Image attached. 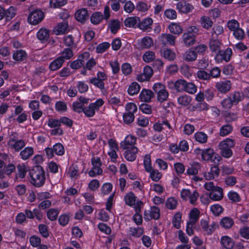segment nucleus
I'll return each mask as SVG.
<instances>
[{"instance_id":"1","label":"nucleus","mask_w":249,"mask_h":249,"mask_svg":"<svg viewBox=\"0 0 249 249\" xmlns=\"http://www.w3.org/2000/svg\"><path fill=\"white\" fill-rule=\"evenodd\" d=\"M30 182L36 187L42 186L45 182V172L40 166H35L30 171Z\"/></svg>"},{"instance_id":"2","label":"nucleus","mask_w":249,"mask_h":249,"mask_svg":"<svg viewBox=\"0 0 249 249\" xmlns=\"http://www.w3.org/2000/svg\"><path fill=\"white\" fill-rule=\"evenodd\" d=\"M234 145L233 141L230 139H227L221 142L219 144V148L220 150V153L222 156L229 158L232 155V152L231 148Z\"/></svg>"},{"instance_id":"3","label":"nucleus","mask_w":249,"mask_h":249,"mask_svg":"<svg viewBox=\"0 0 249 249\" xmlns=\"http://www.w3.org/2000/svg\"><path fill=\"white\" fill-rule=\"evenodd\" d=\"M92 169L89 172V175L91 177H94L96 175H100L103 172L101 168L102 162L99 157H93L91 159Z\"/></svg>"},{"instance_id":"4","label":"nucleus","mask_w":249,"mask_h":249,"mask_svg":"<svg viewBox=\"0 0 249 249\" xmlns=\"http://www.w3.org/2000/svg\"><path fill=\"white\" fill-rule=\"evenodd\" d=\"M44 15L40 10L37 9L32 12L28 17L29 23L32 25H36L44 18Z\"/></svg>"},{"instance_id":"5","label":"nucleus","mask_w":249,"mask_h":249,"mask_svg":"<svg viewBox=\"0 0 249 249\" xmlns=\"http://www.w3.org/2000/svg\"><path fill=\"white\" fill-rule=\"evenodd\" d=\"M143 215L146 221H150L152 219H158L160 216V209L157 207H152L150 210H145Z\"/></svg>"},{"instance_id":"6","label":"nucleus","mask_w":249,"mask_h":249,"mask_svg":"<svg viewBox=\"0 0 249 249\" xmlns=\"http://www.w3.org/2000/svg\"><path fill=\"white\" fill-rule=\"evenodd\" d=\"M216 155L214 154L213 150L211 148L205 149L201 152L202 158L204 160H211L215 162V160H217V161H219L220 157L219 156L216 157Z\"/></svg>"},{"instance_id":"7","label":"nucleus","mask_w":249,"mask_h":249,"mask_svg":"<svg viewBox=\"0 0 249 249\" xmlns=\"http://www.w3.org/2000/svg\"><path fill=\"white\" fill-rule=\"evenodd\" d=\"M200 226L207 235L212 234L218 227V225L216 223L213 222L211 224L209 225L208 222L204 219L200 220Z\"/></svg>"},{"instance_id":"8","label":"nucleus","mask_w":249,"mask_h":249,"mask_svg":"<svg viewBox=\"0 0 249 249\" xmlns=\"http://www.w3.org/2000/svg\"><path fill=\"white\" fill-rule=\"evenodd\" d=\"M177 9L180 13L187 14L191 12L194 7L186 1L182 0L177 4Z\"/></svg>"},{"instance_id":"9","label":"nucleus","mask_w":249,"mask_h":249,"mask_svg":"<svg viewBox=\"0 0 249 249\" xmlns=\"http://www.w3.org/2000/svg\"><path fill=\"white\" fill-rule=\"evenodd\" d=\"M142 205V202L139 201L137 202L135 206L136 213L134 215L133 219L134 222L138 225H141L142 222V216L140 214L141 211V208Z\"/></svg>"},{"instance_id":"10","label":"nucleus","mask_w":249,"mask_h":249,"mask_svg":"<svg viewBox=\"0 0 249 249\" xmlns=\"http://www.w3.org/2000/svg\"><path fill=\"white\" fill-rule=\"evenodd\" d=\"M8 144L16 151H19L25 145L23 140H17L15 137L11 138L8 142Z\"/></svg>"},{"instance_id":"11","label":"nucleus","mask_w":249,"mask_h":249,"mask_svg":"<svg viewBox=\"0 0 249 249\" xmlns=\"http://www.w3.org/2000/svg\"><path fill=\"white\" fill-rule=\"evenodd\" d=\"M231 85V82L229 80L220 81L216 83L215 88L221 93H226L230 90Z\"/></svg>"},{"instance_id":"12","label":"nucleus","mask_w":249,"mask_h":249,"mask_svg":"<svg viewBox=\"0 0 249 249\" xmlns=\"http://www.w3.org/2000/svg\"><path fill=\"white\" fill-rule=\"evenodd\" d=\"M124 155L125 158L128 161H134L136 158V154L138 153V148L135 146H132L131 148L125 149Z\"/></svg>"},{"instance_id":"13","label":"nucleus","mask_w":249,"mask_h":249,"mask_svg":"<svg viewBox=\"0 0 249 249\" xmlns=\"http://www.w3.org/2000/svg\"><path fill=\"white\" fill-rule=\"evenodd\" d=\"M136 142V138L133 136H127L124 141L120 143V147L123 150L128 148H131L134 146V145Z\"/></svg>"},{"instance_id":"14","label":"nucleus","mask_w":249,"mask_h":249,"mask_svg":"<svg viewBox=\"0 0 249 249\" xmlns=\"http://www.w3.org/2000/svg\"><path fill=\"white\" fill-rule=\"evenodd\" d=\"M50 32L49 30L45 28L40 29L36 34L37 38L42 43L46 42L49 38Z\"/></svg>"},{"instance_id":"15","label":"nucleus","mask_w":249,"mask_h":249,"mask_svg":"<svg viewBox=\"0 0 249 249\" xmlns=\"http://www.w3.org/2000/svg\"><path fill=\"white\" fill-rule=\"evenodd\" d=\"M152 23L153 19L148 18L143 19L142 21H139L138 27L143 31H149L152 29Z\"/></svg>"},{"instance_id":"16","label":"nucleus","mask_w":249,"mask_h":249,"mask_svg":"<svg viewBox=\"0 0 249 249\" xmlns=\"http://www.w3.org/2000/svg\"><path fill=\"white\" fill-rule=\"evenodd\" d=\"M210 198L214 201H219L223 197V190L222 188L216 187V189L209 193Z\"/></svg>"},{"instance_id":"17","label":"nucleus","mask_w":249,"mask_h":249,"mask_svg":"<svg viewBox=\"0 0 249 249\" xmlns=\"http://www.w3.org/2000/svg\"><path fill=\"white\" fill-rule=\"evenodd\" d=\"M154 96V94L151 90L143 89L139 95V98L142 101L149 102Z\"/></svg>"},{"instance_id":"18","label":"nucleus","mask_w":249,"mask_h":249,"mask_svg":"<svg viewBox=\"0 0 249 249\" xmlns=\"http://www.w3.org/2000/svg\"><path fill=\"white\" fill-rule=\"evenodd\" d=\"M89 16L88 12L86 9H81L77 10L75 14L76 19L81 22L84 23L88 18Z\"/></svg>"},{"instance_id":"19","label":"nucleus","mask_w":249,"mask_h":249,"mask_svg":"<svg viewBox=\"0 0 249 249\" xmlns=\"http://www.w3.org/2000/svg\"><path fill=\"white\" fill-rule=\"evenodd\" d=\"M190 31H187V33L183 34L182 36L183 41L186 45L189 46L194 44L196 36L194 35Z\"/></svg>"},{"instance_id":"20","label":"nucleus","mask_w":249,"mask_h":249,"mask_svg":"<svg viewBox=\"0 0 249 249\" xmlns=\"http://www.w3.org/2000/svg\"><path fill=\"white\" fill-rule=\"evenodd\" d=\"M200 212L197 208H194L189 213V224L193 226L198 221L199 217Z\"/></svg>"},{"instance_id":"21","label":"nucleus","mask_w":249,"mask_h":249,"mask_svg":"<svg viewBox=\"0 0 249 249\" xmlns=\"http://www.w3.org/2000/svg\"><path fill=\"white\" fill-rule=\"evenodd\" d=\"M68 24L67 22H60L54 28L53 32L56 35L63 34L65 33L68 29Z\"/></svg>"},{"instance_id":"22","label":"nucleus","mask_w":249,"mask_h":249,"mask_svg":"<svg viewBox=\"0 0 249 249\" xmlns=\"http://www.w3.org/2000/svg\"><path fill=\"white\" fill-rule=\"evenodd\" d=\"M161 54L166 59L169 61L174 60L176 57L175 53L170 49L165 48L161 49Z\"/></svg>"},{"instance_id":"23","label":"nucleus","mask_w":249,"mask_h":249,"mask_svg":"<svg viewBox=\"0 0 249 249\" xmlns=\"http://www.w3.org/2000/svg\"><path fill=\"white\" fill-rule=\"evenodd\" d=\"M186 81L184 80L180 79L177 80L176 82H170L169 83V85L175 88V89L179 92L184 91L185 88Z\"/></svg>"},{"instance_id":"24","label":"nucleus","mask_w":249,"mask_h":249,"mask_svg":"<svg viewBox=\"0 0 249 249\" xmlns=\"http://www.w3.org/2000/svg\"><path fill=\"white\" fill-rule=\"evenodd\" d=\"M221 43L216 38L211 39L209 42V47L211 50L213 52H220Z\"/></svg>"},{"instance_id":"25","label":"nucleus","mask_w":249,"mask_h":249,"mask_svg":"<svg viewBox=\"0 0 249 249\" xmlns=\"http://www.w3.org/2000/svg\"><path fill=\"white\" fill-rule=\"evenodd\" d=\"M221 243L226 249H231L234 245L232 239L227 236H223L221 238Z\"/></svg>"},{"instance_id":"26","label":"nucleus","mask_w":249,"mask_h":249,"mask_svg":"<svg viewBox=\"0 0 249 249\" xmlns=\"http://www.w3.org/2000/svg\"><path fill=\"white\" fill-rule=\"evenodd\" d=\"M34 153V149L31 147H27L20 153L22 159L25 160L31 157Z\"/></svg>"},{"instance_id":"27","label":"nucleus","mask_w":249,"mask_h":249,"mask_svg":"<svg viewBox=\"0 0 249 249\" xmlns=\"http://www.w3.org/2000/svg\"><path fill=\"white\" fill-rule=\"evenodd\" d=\"M153 45V41L151 37L146 36L141 40L140 47L141 49H148Z\"/></svg>"},{"instance_id":"28","label":"nucleus","mask_w":249,"mask_h":249,"mask_svg":"<svg viewBox=\"0 0 249 249\" xmlns=\"http://www.w3.org/2000/svg\"><path fill=\"white\" fill-rule=\"evenodd\" d=\"M26 56V53L24 51L19 50L14 53L13 58L16 61H21L24 60Z\"/></svg>"},{"instance_id":"29","label":"nucleus","mask_w":249,"mask_h":249,"mask_svg":"<svg viewBox=\"0 0 249 249\" xmlns=\"http://www.w3.org/2000/svg\"><path fill=\"white\" fill-rule=\"evenodd\" d=\"M234 222L232 219L229 217H225L223 218L220 222V225L225 229H230L233 225Z\"/></svg>"},{"instance_id":"30","label":"nucleus","mask_w":249,"mask_h":249,"mask_svg":"<svg viewBox=\"0 0 249 249\" xmlns=\"http://www.w3.org/2000/svg\"><path fill=\"white\" fill-rule=\"evenodd\" d=\"M104 19V16L101 12H94L90 17L91 22L94 24H99Z\"/></svg>"},{"instance_id":"31","label":"nucleus","mask_w":249,"mask_h":249,"mask_svg":"<svg viewBox=\"0 0 249 249\" xmlns=\"http://www.w3.org/2000/svg\"><path fill=\"white\" fill-rule=\"evenodd\" d=\"M63 63L64 61L62 59L58 57L51 63L49 65V68L51 71H56L62 66Z\"/></svg>"},{"instance_id":"32","label":"nucleus","mask_w":249,"mask_h":249,"mask_svg":"<svg viewBox=\"0 0 249 249\" xmlns=\"http://www.w3.org/2000/svg\"><path fill=\"white\" fill-rule=\"evenodd\" d=\"M231 54V49L230 48H227L224 52L217 54L216 58L217 59L219 57H221V59L224 60L226 62H228L230 60Z\"/></svg>"},{"instance_id":"33","label":"nucleus","mask_w":249,"mask_h":249,"mask_svg":"<svg viewBox=\"0 0 249 249\" xmlns=\"http://www.w3.org/2000/svg\"><path fill=\"white\" fill-rule=\"evenodd\" d=\"M201 26L207 29L211 28L213 24L212 20L209 17L203 16L200 18Z\"/></svg>"},{"instance_id":"34","label":"nucleus","mask_w":249,"mask_h":249,"mask_svg":"<svg viewBox=\"0 0 249 249\" xmlns=\"http://www.w3.org/2000/svg\"><path fill=\"white\" fill-rule=\"evenodd\" d=\"M108 26L111 32L113 34H116L120 28V22L117 19H114L110 21Z\"/></svg>"},{"instance_id":"35","label":"nucleus","mask_w":249,"mask_h":249,"mask_svg":"<svg viewBox=\"0 0 249 249\" xmlns=\"http://www.w3.org/2000/svg\"><path fill=\"white\" fill-rule=\"evenodd\" d=\"M61 55L59 56L60 58L64 62L65 60L71 59L73 56V52L71 49L66 48L62 52Z\"/></svg>"},{"instance_id":"36","label":"nucleus","mask_w":249,"mask_h":249,"mask_svg":"<svg viewBox=\"0 0 249 249\" xmlns=\"http://www.w3.org/2000/svg\"><path fill=\"white\" fill-rule=\"evenodd\" d=\"M140 86L137 82H133L128 89V92L131 95L137 94L140 90Z\"/></svg>"},{"instance_id":"37","label":"nucleus","mask_w":249,"mask_h":249,"mask_svg":"<svg viewBox=\"0 0 249 249\" xmlns=\"http://www.w3.org/2000/svg\"><path fill=\"white\" fill-rule=\"evenodd\" d=\"M168 28L170 32L176 35H179L182 33L183 31L181 27L176 23H171L169 25Z\"/></svg>"},{"instance_id":"38","label":"nucleus","mask_w":249,"mask_h":249,"mask_svg":"<svg viewBox=\"0 0 249 249\" xmlns=\"http://www.w3.org/2000/svg\"><path fill=\"white\" fill-rule=\"evenodd\" d=\"M96 109L94 104H89L88 107H84L83 112L88 117H91L94 115Z\"/></svg>"},{"instance_id":"39","label":"nucleus","mask_w":249,"mask_h":249,"mask_svg":"<svg viewBox=\"0 0 249 249\" xmlns=\"http://www.w3.org/2000/svg\"><path fill=\"white\" fill-rule=\"evenodd\" d=\"M183 57L186 61H193L196 59L197 54L195 51H188L184 53Z\"/></svg>"},{"instance_id":"40","label":"nucleus","mask_w":249,"mask_h":249,"mask_svg":"<svg viewBox=\"0 0 249 249\" xmlns=\"http://www.w3.org/2000/svg\"><path fill=\"white\" fill-rule=\"evenodd\" d=\"M124 200L126 204L131 206L135 204L136 196L133 193L130 192L125 196Z\"/></svg>"},{"instance_id":"41","label":"nucleus","mask_w":249,"mask_h":249,"mask_svg":"<svg viewBox=\"0 0 249 249\" xmlns=\"http://www.w3.org/2000/svg\"><path fill=\"white\" fill-rule=\"evenodd\" d=\"M143 232V228L141 227H131L130 228V234L136 237H140Z\"/></svg>"},{"instance_id":"42","label":"nucleus","mask_w":249,"mask_h":249,"mask_svg":"<svg viewBox=\"0 0 249 249\" xmlns=\"http://www.w3.org/2000/svg\"><path fill=\"white\" fill-rule=\"evenodd\" d=\"M162 38H163L162 41H164V43H167L173 45L175 44L176 37L174 36L169 34H162Z\"/></svg>"},{"instance_id":"43","label":"nucleus","mask_w":249,"mask_h":249,"mask_svg":"<svg viewBox=\"0 0 249 249\" xmlns=\"http://www.w3.org/2000/svg\"><path fill=\"white\" fill-rule=\"evenodd\" d=\"M15 9L11 6L6 10L4 9V17L6 20H10L15 15Z\"/></svg>"},{"instance_id":"44","label":"nucleus","mask_w":249,"mask_h":249,"mask_svg":"<svg viewBox=\"0 0 249 249\" xmlns=\"http://www.w3.org/2000/svg\"><path fill=\"white\" fill-rule=\"evenodd\" d=\"M208 109V106L205 102L198 103L193 107V110L197 111H202L207 110Z\"/></svg>"},{"instance_id":"45","label":"nucleus","mask_w":249,"mask_h":249,"mask_svg":"<svg viewBox=\"0 0 249 249\" xmlns=\"http://www.w3.org/2000/svg\"><path fill=\"white\" fill-rule=\"evenodd\" d=\"M64 43L65 46L71 48L76 47V45L74 42V38L71 35H69L64 37Z\"/></svg>"},{"instance_id":"46","label":"nucleus","mask_w":249,"mask_h":249,"mask_svg":"<svg viewBox=\"0 0 249 249\" xmlns=\"http://www.w3.org/2000/svg\"><path fill=\"white\" fill-rule=\"evenodd\" d=\"M139 20V18L136 17H130L127 18L124 22L125 25L127 27H134L137 23V20Z\"/></svg>"},{"instance_id":"47","label":"nucleus","mask_w":249,"mask_h":249,"mask_svg":"<svg viewBox=\"0 0 249 249\" xmlns=\"http://www.w3.org/2000/svg\"><path fill=\"white\" fill-rule=\"evenodd\" d=\"M18 173L16 176L15 179H18V176L21 178H23L25 177L27 170L24 165H18L17 166Z\"/></svg>"},{"instance_id":"48","label":"nucleus","mask_w":249,"mask_h":249,"mask_svg":"<svg viewBox=\"0 0 249 249\" xmlns=\"http://www.w3.org/2000/svg\"><path fill=\"white\" fill-rule=\"evenodd\" d=\"M191 98L187 95L180 96L178 99V103L183 106L188 105L191 102Z\"/></svg>"},{"instance_id":"49","label":"nucleus","mask_w":249,"mask_h":249,"mask_svg":"<svg viewBox=\"0 0 249 249\" xmlns=\"http://www.w3.org/2000/svg\"><path fill=\"white\" fill-rule=\"evenodd\" d=\"M144 166L146 172H150L153 169L151 164V157L149 155H146L144 158Z\"/></svg>"},{"instance_id":"50","label":"nucleus","mask_w":249,"mask_h":249,"mask_svg":"<svg viewBox=\"0 0 249 249\" xmlns=\"http://www.w3.org/2000/svg\"><path fill=\"white\" fill-rule=\"evenodd\" d=\"M59 212L55 209H50L48 211V218L51 221L55 220L57 217Z\"/></svg>"},{"instance_id":"51","label":"nucleus","mask_w":249,"mask_h":249,"mask_svg":"<svg viewBox=\"0 0 249 249\" xmlns=\"http://www.w3.org/2000/svg\"><path fill=\"white\" fill-rule=\"evenodd\" d=\"M195 137L196 141L202 143L206 142L208 138L207 135L202 132H197Z\"/></svg>"},{"instance_id":"52","label":"nucleus","mask_w":249,"mask_h":249,"mask_svg":"<svg viewBox=\"0 0 249 249\" xmlns=\"http://www.w3.org/2000/svg\"><path fill=\"white\" fill-rule=\"evenodd\" d=\"M223 28L220 25H214L212 29V36L213 38H216V37L221 35L223 33Z\"/></svg>"},{"instance_id":"53","label":"nucleus","mask_w":249,"mask_h":249,"mask_svg":"<svg viewBox=\"0 0 249 249\" xmlns=\"http://www.w3.org/2000/svg\"><path fill=\"white\" fill-rule=\"evenodd\" d=\"M178 204L177 201L173 197L169 198L166 201L167 208L170 210L175 209Z\"/></svg>"},{"instance_id":"54","label":"nucleus","mask_w":249,"mask_h":249,"mask_svg":"<svg viewBox=\"0 0 249 249\" xmlns=\"http://www.w3.org/2000/svg\"><path fill=\"white\" fill-rule=\"evenodd\" d=\"M55 109L58 112H65L67 110V106L65 102L62 101H58L56 103L55 106Z\"/></svg>"},{"instance_id":"55","label":"nucleus","mask_w":249,"mask_h":249,"mask_svg":"<svg viewBox=\"0 0 249 249\" xmlns=\"http://www.w3.org/2000/svg\"><path fill=\"white\" fill-rule=\"evenodd\" d=\"M89 83L101 89H104L105 88L104 82L97 79L96 77L91 78L89 80Z\"/></svg>"},{"instance_id":"56","label":"nucleus","mask_w":249,"mask_h":249,"mask_svg":"<svg viewBox=\"0 0 249 249\" xmlns=\"http://www.w3.org/2000/svg\"><path fill=\"white\" fill-rule=\"evenodd\" d=\"M67 3V0H50V3L51 7L58 8L63 6Z\"/></svg>"},{"instance_id":"57","label":"nucleus","mask_w":249,"mask_h":249,"mask_svg":"<svg viewBox=\"0 0 249 249\" xmlns=\"http://www.w3.org/2000/svg\"><path fill=\"white\" fill-rule=\"evenodd\" d=\"M134 115L133 113L125 112L123 115L124 122L127 124H131L134 121Z\"/></svg>"},{"instance_id":"58","label":"nucleus","mask_w":249,"mask_h":249,"mask_svg":"<svg viewBox=\"0 0 249 249\" xmlns=\"http://www.w3.org/2000/svg\"><path fill=\"white\" fill-rule=\"evenodd\" d=\"M53 150L56 155L59 156L63 155L65 152L64 146L60 143H57L53 145Z\"/></svg>"},{"instance_id":"59","label":"nucleus","mask_w":249,"mask_h":249,"mask_svg":"<svg viewBox=\"0 0 249 249\" xmlns=\"http://www.w3.org/2000/svg\"><path fill=\"white\" fill-rule=\"evenodd\" d=\"M181 219V214L180 213H177L175 214L173 219V224L175 227L179 229L180 227V221Z\"/></svg>"},{"instance_id":"60","label":"nucleus","mask_w":249,"mask_h":249,"mask_svg":"<svg viewBox=\"0 0 249 249\" xmlns=\"http://www.w3.org/2000/svg\"><path fill=\"white\" fill-rule=\"evenodd\" d=\"M150 172V178L154 181H158L161 178V174L157 170L152 169Z\"/></svg>"},{"instance_id":"61","label":"nucleus","mask_w":249,"mask_h":249,"mask_svg":"<svg viewBox=\"0 0 249 249\" xmlns=\"http://www.w3.org/2000/svg\"><path fill=\"white\" fill-rule=\"evenodd\" d=\"M227 26L231 31L233 32L239 27V23L237 20L232 19L227 22Z\"/></svg>"},{"instance_id":"62","label":"nucleus","mask_w":249,"mask_h":249,"mask_svg":"<svg viewBox=\"0 0 249 249\" xmlns=\"http://www.w3.org/2000/svg\"><path fill=\"white\" fill-rule=\"evenodd\" d=\"M232 130V127L229 124L223 126L220 131V135L221 136H225L229 134Z\"/></svg>"},{"instance_id":"63","label":"nucleus","mask_w":249,"mask_h":249,"mask_svg":"<svg viewBox=\"0 0 249 249\" xmlns=\"http://www.w3.org/2000/svg\"><path fill=\"white\" fill-rule=\"evenodd\" d=\"M155 58V53L151 51L146 52L143 56V60L147 63L152 61Z\"/></svg>"},{"instance_id":"64","label":"nucleus","mask_w":249,"mask_h":249,"mask_svg":"<svg viewBox=\"0 0 249 249\" xmlns=\"http://www.w3.org/2000/svg\"><path fill=\"white\" fill-rule=\"evenodd\" d=\"M197 77L201 80H209L211 78L210 73L203 70H199L197 72Z\"/></svg>"}]
</instances>
